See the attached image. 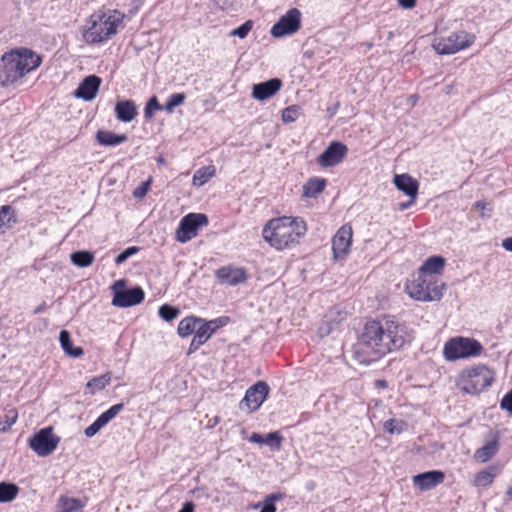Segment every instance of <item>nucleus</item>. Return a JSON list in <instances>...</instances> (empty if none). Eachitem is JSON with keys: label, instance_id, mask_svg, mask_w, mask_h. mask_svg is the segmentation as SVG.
<instances>
[{"label": "nucleus", "instance_id": "47", "mask_svg": "<svg viewBox=\"0 0 512 512\" xmlns=\"http://www.w3.org/2000/svg\"><path fill=\"white\" fill-rule=\"evenodd\" d=\"M281 494H271L269 495L260 512H276V506L274 504L275 500L280 499Z\"/></svg>", "mask_w": 512, "mask_h": 512}, {"label": "nucleus", "instance_id": "63", "mask_svg": "<svg viewBox=\"0 0 512 512\" xmlns=\"http://www.w3.org/2000/svg\"><path fill=\"white\" fill-rule=\"evenodd\" d=\"M335 110H336V109H335V107H334V108H332L331 114H334V111H335Z\"/></svg>", "mask_w": 512, "mask_h": 512}, {"label": "nucleus", "instance_id": "60", "mask_svg": "<svg viewBox=\"0 0 512 512\" xmlns=\"http://www.w3.org/2000/svg\"><path fill=\"white\" fill-rule=\"evenodd\" d=\"M451 88H452V86H447V91H446V93H450Z\"/></svg>", "mask_w": 512, "mask_h": 512}, {"label": "nucleus", "instance_id": "55", "mask_svg": "<svg viewBox=\"0 0 512 512\" xmlns=\"http://www.w3.org/2000/svg\"><path fill=\"white\" fill-rule=\"evenodd\" d=\"M415 202H411V199L407 202V203H401L400 206H399V209L401 211L407 209L409 206H411L412 204H414Z\"/></svg>", "mask_w": 512, "mask_h": 512}, {"label": "nucleus", "instance_id": "46", "mask_svg": "<svg viewBox=\"0 0 512 512\" xmlns=\"http://www.w3.org/2000/svg\"><path fill=\"white\" fill-rule=\"evenodd\" d=\"M225 322H226L225 318H219V319L211 320V321H208V322H203L202 321L201 323H199V327L200 328H205L207 326V330L210 332V336H211L214 333V331L218 327L223 325Z\"/></svg>", "mask_w": 512, "mask_h": 512}, {"label": "nucleus", "instance_id": "29", "mask_svg": "<svg viewBox=\"0 0 512 512\" xmlns=\"http://www.w3.org/2000/svg\"><path fill=\"white\" fill-rule=\"evenodd\" d=\"M97 141L103 146H116L127 140V136L118 135L110 131H98L96 135Z\"/></svg>", "mask_w": 512, "mask_h": 512}, {"label": "nucleus", "instance_id": "49", "mask_svg": "<svg viewBox=\"0 0 512 512\" xmlns=\"http://www.w3.org/2000/svg\"><path fill=\"white\" fill-rule=\"evenodd\" d=\"M500 406L512 415V389L502 398Z\"/></svg>", "mask_w": 512, "mask_h": 512}, {"label": "nucleus", "instance_id": "53", "mask_svg": "<svg viewBox=\"0 0 512 512\" xmlns=\"http://www.w3.org/2000/svg\"><path fill=\"white\" fill-rule=\"evenodd\" d=\"M179 512H194V505L192 502H186Z\"/></svg>", "mask_w": 512, "mask_h": 512}, {"label": "nucleus", "instance_id": "17", "mask_svg": "<svg viewBox=\"0 0 512 512\" xmlns=\"http://www.w3.org/2000/svg\"><path fill=\"white\" fill-rule=\"evenodd\" d=\"M144 299V291L140 287H134L126 291H116L112 299V305L116 307H130L141 303Z\"/></svg>", "mask_w": 512, "mask_h": 512}, {"label": "nucleus", "instance_id": "23", "mask_svg": "<svg viewBox=\"0 0 512 512\" xmlns=\"http://www.w3.org/2000/svg\"><path fill=\"white\" fill-rule=\"evenodd\" d=\"M446 264V259L442 256H431L427 258L421 267L419 268L418 274L422 275H436L440 274Z\"/></svg>", "mask_w": 512, "mask_h": 512}, {"label": "nucleus", "instance_id": "64", "mask_svg": "<svg viewBox=\"0 0 512 512\" xmlns=\"http://www.w3.org/2000/svg\"><path fill=\"white\" fill-rule=\"evenodd\" d=\"M335 110H336V109H335V107H334V108H332L331 114H334V111H335Z\"/></svg>", "mask_w": 512, "mask_h": 512}, {"label": "nucleus", "instance_id": "3", "mask_svg": "<svg viewBox=\"0 0 512 512\" xmlns=\"http://www.w3.org/2000/svg\"><path fill=\"white\" fill-rule=\"evenodd\" d=\"M125 15L118 10L93 13L82 27V37L87 44H99L116 35L123 26Z\"/></svg>", "mask_w": 512, "mask_h": 512}, {"label": "nucleus", "instance_id": "2", "mask_svg": "<svg viewBox=\"0 0 512 512\" xmlns=\"http://www.w3.org/2000/svg\"><path fill=\"white\" fill-rule=\"evenodd\" d=\"M306 232L307 224L301 217L282 216L269 220L262 234L271 247L284 250L297 245Z\"/></svg>", "mask_w": 512, "mask_h": 512}, {"label": "nucleus", "instance_id": "62", "mask_svg": "<svg viewBox=\"0 0 512 512\" xmlns=\"http://www.w3.org/2000/svg\"><path fill=\"white\" fill-rule=\"evenodd\" d=\"M258 507H260V504H256V505L254 506V508H255V509H257Z\"/></svg>", "mask_w": 512, "mask_h": 512}, {"label": "nucleus", "instance_id": "31", "mask_svg": "<svg viewBox=\"0 0 512 512\" xmlns=\"http://www.w3.org/2000/svg\"><path fill=\"white\" fill-rule=\"evenodd\" d=\"M202 322V319L196 318V317H186L182 319L178 324V334L181 337H187L191 334H193L197 328L198 324Z\"/></svg>", "mask_w": 512, "mask_h": 512}, {"label": "nucleus", "instance_id": "30", "mask_svg": "<svg viewBox=\"0 0 512 512\" xmlns=\"http://www.w3.org/2000/svg\"><path fill=\"white\" fill-rule=\"evenodd\" d=\"M498 441L492 440L476 450L475 459L484 463L491 459L498 451Z\"/></svg>", "mask_w": 512, "mask_h": 512}, {"label": "nucleus", "instance_id": "40", "mask_svg": "<svg viewBox=\"0 0 512 512\" xmlns=\"http://www.w3.org/2000/svg\"><path fill=\"white\" fill-rule=\"evenodd\" d=\"M179 314L180 311L178 308L170 306L168 304H164L159 308V316L167 322L176 319L179 316Z\"/></svg>", "mask_w": 512, "mask_h": 512}, {"label": "nucleus", "instance_id": "18", "mask_svg": "<svg viewBox=\"0 0 512 512\" xmlns=\"http://www.w3.org/2000/svg\"><path fill=\"white\" fill-rule=\"evenodd\" d=\"M445 474L440 470H431L413 476L412 482L421 491H427L443 483Z\"/></svg>", "mask_w": 512, "mask_h": 512}, {"label": "nucleus", "instance_id": "51", "mask_svg": "<svg viewBox=\"0 0 512 512\" xmlns=\"http://www.w3.org/2000/svg\"><path fill=\"white\" fill-rule=\"evenodd\" d=\"M398 4L404 9H412L416 5V0H397Z\"/></svg>", "mask_w": 512, "mask_h": 512}, {"label": "nucleus", "instance_id": "1", "mask_svg": "<svg viewBox=\"0 0 512 512\" xmlns=\"http://www.w3.org/2000/svg\"><path fill=\"white\" fill-rule=\"evenodd\" d=\"M406 336V328L394 320L372 321L365 325L358 341V349L372 361L392 350L400 349Z\"/></svg>", "mask_w": 512, "mask_h": 512}, {"label": "nucleus", "instance_id": "26", "mask_svg": "<svg viewBox=\"0 0 512 512\" xmlns=\"http://www.w3.org/2000/svg\"><path fill=\"white\" fill-rule=\"evenodd\" d=\"M59 341L63 351L74 358L83 355L84 351L81 347H73L70 333L67 330H62L59 334Z\"/></svg>", "mask_w": 512, "mask_h": 512}, {"label": "nucleus", "instance_id": "11", "mask_svg": "<svg viewBox=\"0 0 512 512\" xmlns=\"http://www.w3.org/2000/svg\"><path fill=\"white\" fill-rule=\"evenodd\" d=\"M300 25L301 12L297 8H292L272 26L270 33L275 38H281L297 32Z\"/></svg>", "mask_w": 512, "mask_h": 512}, {"label": "nucleus", "instance_id": "24", "mask_svg": "<svg viewBox=\"0 0 512 512\" xmlns=\"http://www.w3.org/2000/svg\"><path fill=\"white\" fill-rule=\"evenodd\" d=\"M249 441L257 444H266L274 450H279L283 437L279 432L268 433L265 437L258 433H253L250 436Z\"/></svg>", "mask_w": 512, "mask_h": 512}, {"label": "nucleus", "instance_id": "59", "mask_svg": "<svg viewBox=\"0 0 512 512\" xmlns=\"http://www.w3.org/2000/svg\"><path fill=\"white\" fill-rule=\"evenodd\" d=\"M43 310V306H39L36 310H35V313H39Z\"/></svg>", "mask_w": 512, "mask_h": 512}, {"label": "nucleus", "instance_id": "6", "mask_svg": "<svg viewBox=\"0 0 512 512\" xmlns=\"http://www.w3.org/2000/svg\"><path fill=\"white\" fill-rule=\"evenodd\" d=\"M444 290L445 284L443 282L428 279L427 276L422 274H417L405 285V291L408 296L420 302L439 301L443 296Z\"/></svg>", "mask_w": 512, "mask_h": 512}, {"label": "nucleus", "instance_id": "10", "mask_svg": "<svg viewBox=\"0 0 512 512\" xmlns=\"http://www.w3.org/2000/svg\"><path fill=\"white\" fill-rule=\"evenodd\" d=\"M208 224V217L203 213H189L184 216L176 230V239L186 243L198 234V229Z\"/></svg>", "mask_w": 512, "mask_h": 512}, {"label": "nucleus", "instance_id": "14", "mask_svg": "<svg viewBox=\"0 0 512 512\" xmlns=\"http://www.w3.org/2000/svg\"><path fill=\"white\" fill-rule=\"evenodd\" d=\"M352 244V228L344 225L332 239V249L335 259H343L350 251Z\"/></svg>", "mask_w": 512, "mask_h": 512}, {"label": "nucleus", "instance_id": "16", "mask_svg": "<svg viewBox=\"0 0 512 512\" xmlns=\"http://www.w3.org/2000/svg\"><path fill=\"white\" fill-rule=\"evenodd\" d=\"M282 81L279 78H272L265 82L254 84L252 97L258 101H266L276 95L282 88Z\"/></svg>", "mask_w": 512, "mask_h": 512}, {"label": "nucleus", "instance_id": "25", "mask_svg": "<svg viewBox=\"0 0 512 512\" xmlns=\"http://www.w3.org/2000/svg\"><path fill=\"white\" fill-rule=\"evenodd\" d=\"M327 181L324 178H311L303 186L302 196L305 198H315L321 194Z\"/></svg>", "mask_w": 512, "mask_h": 512}, {"label": "nucleus", "instance_id": "42", "mask_svg": "<svg viewBox=\"0 0 512 512\" xmlns=\"http://www.w3.org/2000/svg\"><path fill=\"white\" fill-rule=\"evenodd\" d=\"M405 427V422L397 419H389L384 423V429L389 434H400Z\"/></svg>", "mask_w": 512, "mask_h": 512}, {"label": "nucleus", "instance_id": "43", "mask_svg": "<svg viewBox=\"0 0 512 512\" xmlns=\"http://www.w3.org/2000/svg\"><path fill=\"white\" fill-rule=\"evenodd\" d=\"M152 184V178L149 177L146 181L142 182L141 185L134 189L133 197L136 199H144L150 190Z\"/></svg>", "mask_w": 512, "mask_h": 512}, {"label": "nucleus", "instance_id": "38", "mask_svg": "<svg viewBox=\"0 0 512 512\" xmlns=\"http://www.w3.org/2000/svg\"><path fill=\"white\" fill-rule=\"evenodd\" d=\"M186 95L184 93L171 94L168 97L166 104L163 106V110L167 113H172L174 109L185 102Z\"/></svg>", "mask_w": 512, "mask_h": 512}, {"label": "nucleus", "instance_id": "44", "mask_svg": "<svg viewBox=\"0 0 512 512\" xmlns=\"http://www.w3.org/2000/svg\"><path fill=\"white\" fill-rule=\"evenodd\" d=\"M253 27V22L251 20H248L244 22L242 25L237 27L236 29H233L230 33L231 36H237L241 39H244L248 33L251 31Z\"/></svg>", "mask_w": 512, "mask_h": 512}, {"label": "nucleus", "instance_id": "56", "mask_svg": "<svg viewBox=\"0 0 512 512\" xmlns=\"http://www.w3.org/2000/svg\"><path fill=\"white\" fill-rule=\"evenodd\" d=\"M376 385L378 387H386V381H384V380H377L376 381Z\"/></svg>", "mask_w": 512, "mask_h": 512}, {"label": "nucleus", "instance_id": "41", "mask_svg": "<svg viewBox=\"0 0 512 512\" xmlns=\"http://www.w3.org/2000/svg\"><path fill=\"white\" fill-rule=\"evenodd\" d=\"M300 110H301L300 107L297 105H291V106L286 107L282 111V116H281L282 121L284 123H292V122L296 121L300 115Z\"/></svg>", "mask_w": 512, "mask_h": 512}, {"label": "nucleus", "instance_id": "15", "mask_svg": "<svg viewBox=\"0 0 512 512\" xmlns=\"http://www.w3.org/2000/svg\"><path fill=\"white\" fill-rule=\"evenodd\" d=\"M215 276L220 283L229 286H236L247 280L245 269L233 266H224L219 268L215 272Z\"/></svg>", "mask_w": 512, "mask_h": 512}, {"label": "nucleus", "instance_id": "48", "mask_svg": "<svg viewBox=\"0 0 512 512\" xmlns=\"http://www.w3.org/2000/svg\"><path fill=\"white\" fill-rule=\"evenodd\" d=\"M138 251L137 247H129L125 249L123 252H121L115 259V263L117 265L122 264L125 262L130 256L134 255Z\"/></svg>", "mask_w": 512, "mask_h": 512}, {"label": "nucleus", "instance_id": "37", "mask_svg": "<svg viewBox=\"0 0 512 512\" xmlns=\"http://www.w3.org/2000/svg\"><path fill=\"white\" fill-rule=\"evenodd\" d=\"M61 512H77L83 508V504L79 499L61 497L59 500Z\"/></svg>", "mask_w": 512, "mask_h": 512}, {"label": "nucleus", "instance_id": "52", "mask_svg": "<svg viewBox=\"0 0 512 512\" xmlns=\"http://www.w3.org/2000/svg\"><path fill=\"white\" fill-rule=\"evenodd\" d=\"M502 247L509 252H512V236L507 237L502 241Z\"/></svg>", "mask_w": 512, "mask_h": 512}, {"label": "nucleus", "instance_id": "36", "mask_svg": "<svg viewBox=\"0 0 512 512\" xmlns=\"http://www.w3.org/2000/svg\"><path fill=\"white\" fill-rule=\"evenodd\" d=\"M18 412L14 408L5 410V414L0 416V432H7L17 421Z\"/></svg>", "mask_w": 512, "mask_h": 512}, {"label": "nucleus", "instance_id": "61", "mask_svg": "<svg viewBox=\"0 0 512 512\" xmlns=\"http://www.w3.org/2000/svg\"><path fill=\"white\" fill-rule=\"evenodd\" d=\"M158 162H159V163H163V162H164V160H163L162 158H160V159L158 160Z\"/></svg>", "mask_w": 512, "mask_h": 512}, {"label": "nucleus", "instance_id": "7", "mask_svg": "<svg viewBox=\"0 0 512 512\" xmlns=\"http://www.w3.org/2000/svg\"><path fill=\"white\" fill-rule=\"evenodd\" d=\"M482 350L483 347L477 340L458 336L445 342L443 356L445 360L453 362L459 359L478 356Z\"/></svg>", "mask_w": 512, "mask_h": 512}, {"label": "nucleus", "instance_id": "32", "mask_svg": "<svg viewBox=\"0 0 512 512\" xmlns=\"http://www.w3.org/2000/svg\"><path fill=\"white\" fill-rule=\"evenodd\" d=\"M194 337L190 343L187 354L191 355L196 352L206 341L210 338V332L207 330V326L205 328H200L198 326L197 330L194 332Z\"/></svg>", "mask_w": 512, "mask_h": 512}, {"label": "nucleus", "instance_id": "45", "mask_svg": "<svg viewBox=\"0 0 512 512\" xmlns=\"http://www.w3.org/2000/svg\"><path fill=\"white\" fill-rule=\"evenodd\" d=\"M157 110H163V106H161L157 100V98L154 96L152 97L146 107H145V117L146 118H151L154 114V111H157Z\"/></svg>", "mask_w": 512, "mask_h": 512}, {"label": "nucleus", "instance_id": "50", "mask_svg": "<svg viewBox=\"0 0 512 512\" xmlns=\"http://www.w3.org/2000/svg\"><path fill=\"white\" fill-rule=\"evenodd\" d=\"M333 328H334L333 323H331L329 321L323 322L318 328L319 336L322 338L328 336L331 333V331L333 330Z\"/></svg>", "mask_w": 512, "mask_h": 512}, {"label": "nucleus", "instance_id": "8", "mask_svg": "<svg viewBox=\"0 0 512 512\" xmlns=\"http://www.w3.org/2000/svg\"><path fill=\"white\" fill-rule=\"evenodd\" d=\"M473 41L474 37L467 32L456 31L446 37L436 38L432 47L440 55H450L469 47Z\"/></svg>", "mask_w": 512, "mask_h": 512}, {"label": "nucleus", "instance_id": "12", "mask_svg": "<svg viewBox=\"0 0 512 512\" xmlns=\"http://www.w3.org/2000/svg\"><path fill=\"white\" fill-rule=\"evenodd\" d=\"M268 393V384L264 381H258L246 391L240 403V408L242 410L247 409L248 412L256 411L267 398Z\"/></svg>", "mask_w": 512, "mask_h": 512}, {"label": "nucleus", "instance_id": "54", "mask_svg": "<svg viewBox=\"0 0 512 512\" xmlns=\"http://www.w3.org/2000/svg\"><path fill=\"white\" fill-rule=\"evenodd\" d=\"M124 286H125V282H124L123 280H119V281L115 282V283H114V285H113V287H112V288H113V290H114V293H115L116 291H118L117 289H118L119 287H121V288H122V287H124Z\"/></svg>", "mask_w": 512, "mask_h": 512}, {"label": "nucleus", "instance_id": "28", "mask_svg": "<svg viewBox=\"0 0 512 512\" xmlns=\"http://www.w3.org/2000/svg\"><path fill=\"white\" fill-rule=\"evenodd\" d=\"M112 379L111 372H106L103 375L93 377L86 383V388L89 390L91 395H94L98 391L104 390L110 385Z\"/></svg>", "mask_w": 512, "mask_h": 512}, {"label": "nucleus", "instance_id": "27", "mask_svg": "<svg viewBox=\"0 0 512 512\" xmlns=\"http://www.w3.org/2000/svg\"><path fill=\"white\" fill-rule=\"evenodd\" d=\"M16 215L10 205L0 207V234L6 232L16 223Z\"/></svg>", "mask_w": 512, "mask_h": 512}, {"label": "nucleus", "instance_id": "4", "mask_svg": "<svg viewBox=\"0 0 512 512\" xmlns=\"http://www.w3.org/2000/svg\"><path fill=\"white\" fill-rule=\"evenodd\" d=\"M494 381V373L487 366L478 364L463 369L456 377L455 385L465 394L476 395Z\"/></svg>", "mask_w": 512, "mask_h": 512}, {"label": "nucleus", "instance_id": "34", "mask_svg": "<svg viewBox=\"0 0 512 512\" xmlns=\"http://www.w3.org/2000/svg\"><path fill=\"white\" fill-rule=\"evenodd\" d=\"M70 260L75 266L85 268L93 263L94 254L86 250L76 251L70 255Z\"/></svg>", "mask_w": 512, "mask_h": 512}, {"label": "nucleus", "instance_id": "57", "mask_svg": "<svg viewBox=\"0 0 512 512\" xmlns=\"http://www.w3.org/2000/svg\"><path fill=\"white\" fill-rule=\"evenodd\" d=\"M475 207L478 209H484L485 204L482 202H476Z\"/></svg>", "mask_w": 512, "mask_h": 512}, {"label": "nucleus", "instance_id": "22", "mask_svg": "<svg viewBox=\"0 0 512 512\" xmlns=\"http://www.w3.org/2000/svg\"><path fill=\"white\" fill-rule=\"evenodd\" d=\"M115 114L121 122H131L137 116V107L132 100H123L117 102L115 106Z\"/></svg>", "mask_w": 512, "mask_h": 512}, {"label": "nucleus", "instance_id": "39", "mask_svg": "<svg viewBox=\"0 0 512 512\" xmlns=\"http://www.w3.org/2000/svg\"><path fill=\"white\" fill-rule=\"evenodd\" d=\"M494 477L493 473L482 470L474 475L473 485L476 487H486L493 482Z\"/></svg>", "mask_w": 512, "mask_h": 512}, {"label": "nucleus", "instance_id": "9", "mask_svg": "<svg viewBox=\"0 0 512 512\" xmlns=\"http://www.w3.org/2000/svg\"><path fill=\"white\" fill-rule=\"evenodd\" d=\"M60 438L53 433L52 427H46L34 434L28 441L29 447L40 457L52 454Z\"/></svg>", "mask_w": 512, "mask_h": 512}, {"label": "nucleus", "instance_id": "5", "mask_svg": "<svg viewBox=\"0 0 512 512\" xmlns=\"http://www.w3.org/2000/svg\"><path fill=\"white\" fill-rule=\"evenodd\" d=\"M2 61L8 76L15 80L36 69L41 63V58L29 49H21L5 53Z\"/></svg>", "mask_w": 512, "mask_h": 512}, {"label": "nucleus", "instance_id": "20", "mask_svg": "<svg viewBox=\"0 0 512 512\" xmlns=\"http://www.w3.org/2000/svg\"><path fill=\"white\" fill-rule=\"evenodd\" d=\"M122 403L113 405L107 411L102 413L90 426H88L84 433L86 437L95 436L104 426H106L112 419H114L123 409Z\"/></svg>", "mask_w": 512, "mask_h": 512}, {"label": "nucleus", "instance_id": "35", "mask_svg": "<svg viewBox=\"0 0 512 512\" xmlns=\"http://www.w3.org/2000/svg\"><path fill=\"white\" fill-rule=\"evenodd\" d=\"M19 493V487L14 483H0V503L13 501Z\"/></svg>", "mask_w": 512, "mask_h": 512}, {"label": "nucleus", "instance_id": "33", "mask_svg": "<svg viewBox=\"0 0 512 512\" xmlns=\"http://www.w3.org/2000/svg\"><path fill=\"white\" fill-rule=\"evenodd\" d=\"M216 169L214 166H204L198 169L192 178L194 186L200 187L207 183L212 177L215 176Z\"/></svg>", "mask_w": 512, "mask_h": 512}, {"label": "nucleus", "instance_id": "13", "mask_svg": "<svg viewBox=\"0 0 512 512\" xmlns=\"http://www.w3.org/2000/svg\"><path fill=\"white\" fill-rule=\"evenodd\" d=\"M348 153V147L339 141L331 142L317 157L316 162L322 168L334 167L340 164Z\"/></svg>", "mask_w": 512, "mask_h": 512}, {"label": "nucleus", "instance_id": "58", "mask_svg": "<svg viewBox=\"0 0 512 512\" xmlns=\"http://www.w3.org/2000/svg\"><path fill=\"white\" fill-rule=\"evenodd\" d=\"M506 495H507L510 499H512V486H511V487H509V488L507 489V491H506Z\"/></svg>", "mask_w": 512, "mask_h": 512}, {"label": "nucleus", "instance_id": "21", "mask_svg": "<svg viewBox=\"0 0 512 512\" xmlns=\"http://www.w3.org/2000/svg\"><path fill=\"white\" fill-rule=\"evenodd\" d=\"M393 183L399 191L411 198V202L416 201L419 189V183L416 179L409 174H396Z\"/></svg>", "mask_w": 512, "mask_h": 512}, {"label": "nucleus", "instance_id": "19", "mask_svg": "<svg viewBox=\"0 0 512 512\" xmlns=\"http://www.w3.org/2000/svg\"><path fill=\"white\" fill-rule=\"evenodd\" d=\"M101 82V79L96 75L85 77L75 90L74 96L85 101L93 100L99 91Z\"/></svg>", "mask_w": 512, "mask_h": 512}]
</instances>
